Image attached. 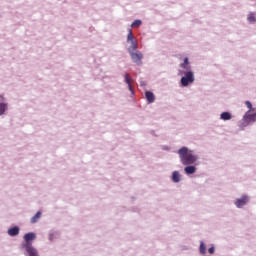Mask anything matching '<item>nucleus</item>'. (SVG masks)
Listing matches in <instances>:
<instances>
[{
    "instance_id": "nucleus-1",
    "label": "nucleus",
    "mask_w": 256,
    "mask_h": 256,
    "mask_svg": "<svg viewBox=\"0 0 256 256\" xmlns=\"http://www.w3.org/2000/svg\"><path fill=\"white\" fill-rule=\"evenodd\" d=\"M178 155L182 165H193L197 161V156L193 154V151L188 150L187 147H182L178 150Z\"/></svg>"
},
{
    "instance_id": "nucleus-2",
    "label": "nucleus",
    "mask_w": 256,
    "mask_h": 256,
    "mask_svg": "<svg viewBox=\"0 0 256 256\" xmlns=\"http://www.w3.org/2000/svg\"><path fill=\"white\" fill-rule=\"evenodd\" d=\"M35 233L30 232L24 235V239L26 241V251L28 253L29 256H39V254L37 253V250L35 248H33V246L31 245V243H29V241H33L35 240Z\"/></svg>"
},
{
    "instance_id": "nucleus-3",
    "label": "nucleus",
    "mask_w": 256,
    "mask_h": 256,
    "mask_svg": "<svg viewBox=\"0 0 256 256\" xmlns=\"http://www.w3.org/2000/svg\"><path fill=\"white\" fill-rule=\"evenodd\" d=\"M192 83H195V75L192 71L185 72L184 76L181 78L182 87H189Z\"/></svg>"
},
{
    "instance_id": "nucleus-4",
    "label": "nucleus",
    "mask_w": 256,
    "mask_h": 256,
    "mask_svg": "<svg viewBox=\"0 0 256 256\" xmlns=\"http://www.w3.org/2000/svg\"><path fill=\"white\" fill-rule=\"evenodd\" d=\"M127 43H130L128 53H131V51H136V49L139 47V44L137 41H135V37L133 36V30L131 29L128 30Z\"/></svg>"
},
{
    "instance_id": "nucleus-5",
    "label": "nucleus",
    "mask_w": 256,
    "mask_h": 256,
    "mask_svg": "<svg viewBox=\"0 0 256 256\" xmlns=\"http://www.w3.org/2000/svg\"><path fill=\"white\" fill-rule=\"evenodd\" d=\"M129 54H130L132 61L134 63H136V65H141V60L143 59V53H141V51L134 50V51L129 52Z\"/></svg>"
},
{
    "instance_id": "nucleus-6",
    "label": "nucleus",
    "mask_w": 256,
    "mask_h": 256,
    "mask_svg": "<svg viewBox=\"0 0 256 256\" xmlns=\"http://www.w3.org/2000/svg\"><path fill=\"white\" fill-rule=\"evenodd\" d=\"M245 121H256V109H252V111H248L244 116Z\"/></svg>"
},
{
    "instance_id": "nucleus-7",
    "label": "nucleus",
    "mask_w": 256,
    "mask_h": 256,
    "mask_svg": "<svg viewBox=\"0 0 256 256\" xmlns=\"http://www.w3.org/2000/svg\"><path fill=\"white\" fill-rule=\"evenodd\" d=\"M247 201H249V198L247 196H242L240 199H237L235 201V205H236V207L241 208V207L247 205Z\"/></svg>"
},
{
    "instance_id": "nucleus-8",
    "label": "nucleus",
    "mask_w": 256,
    "mask_h": 256,
    "mask_svg": "<svg viewBox=\"0 0 256 256\" xmlns=\"http://www.w3.org/2000/svg\"><path fill=\"white\" fill-rule=\"evenodd\" d=\"M145 97L148 103H155V94L151 91H146L145 92Z\"/></svg>"
},
{
    "instance_id": "nucleus-9",
    "label": "nucleus",
    "mask_w": 256,
    "mask_h": 256,
    "mask_svg": "<svg viewBox=\"0 0 256 256\" xmlns=\"http://www.w3.org/2000/svg\"><path fill=\"white\" fill-rule=\"evenodd\" d=\"M124 78H125V83L128 84V89L133 92V87H131V83H132L133 79H131V75H129L128 73H126V74L124 75Z\"/></svg>"
},
{
    "instance_id": "nucleus-10",
    "label": "nucleus",
    "mask_w": 256,
    "mask_h": 256,
    "mask_svg": "<svg viewBox=\"0 0 256 256\" xmlns=\"http://www.w3.org/2000/svg\"><path fill=\"white\" fill-rule=\"evenodd\" d=\"M184 171H185L186 175H193V173H195L197 171V168L195 166H186L184 168Z\"/></svg>"
},
{
    "instance_id": "nucleus-11",
    "label": "nucleus",
    "mask_w": 256,
    "mask_h": 256,
    "mask_svg": "<svg viewBox=\"0 0 256 256\" xmlns=\"http://www.w3.org/2000/svg\"><path fill=\"white\" fill-rule=\"evenodd\" d=\"M18 233H19V227L17 226L12 227L8 230V235H10V237H15Z\"/></svg>"
},
{
    "instance_id": "nucleus-12",
    "label": "nucleus",
    "mask_w": 256,
    "mask_h": 256,
    "mask_svg": "<svg viewBox=\"0 0 256 256\" xmlns=\"http://www.w3.org/2000/svg\"><path fill=\"white\" fill-rule=\"evenodd\" d=\"M172 181L174 183H179V181H181V174H179L178 171H174L172 174Z\"/></svg>"
},
{
    "instance_id": "nucleus-13",
    "label": "nucleus",
    "mask_w": 256,
    "mask_h": 256,
    "mask_svg": "<svg viewBox=\"0 0 256 256\" xmlns=\"http://www.w3.org/2000/svg\"><path fill=\"white\" fill-rule=\"evenodd\" d=\"M41 219V211H38L32 218L31 223H37Z\"/></svg>"
},
{
    "instance_id": "nucleus-14",
    "label": "nucleus",
    "mask_w": 256,
    "mask_h": 256,
    "mask_svg": "<svg viewBox=\"0 0 256 256\" xmlns=\"http://www.w3.org/2000/svg\"><path fill=\"white\" fill-rule=\"evenodd\" d=\"M220 118L223 119V121H229V119H231V113L223 112L221 114Z\"/></svg>"
},
{
    "instance_id": "nucleus-15",
    "label": "nucleus",
    "mask_w": 256,
    "mask_h": 256,
    "mask_svg": "<svg viewBox=\"0 0 256 256\" xmlns=\"http://www.w3.org/2000/svg\"><path fill=\"white\" fill-rule=\"evenodd\" d=\"M7 111V104L5 103H0V115H3Z\"/></svg>"
},
{
    "instance_id": "nucleus-16",
    "label": "nucleus",
    "mask_w": 256,
    "mask_h": 256,
    "mask_svg": "<svg viewBox=\"0 0 256 256\" xmlns=\"http://www.w3.org/2000/svg\"><path fill=\"white\" fill-rule=\"evenodd\" d=\"M206 252H207V248L205 247V243L201 242L200 243V253L202 255H205Z\"/></svg>"
},
{
    "instance_id": "nucleus-17",
    "label": "nucleus",
    "mask_w": 256,
    "mask_h": 256,
    "mask_svg": "<svg viewBox=\"0 0 256 256\" xmlns=\"http://www.w3.org/2000/svg\"><path fill=\"white\" fill-rule=\"evenodd\" d=\"M187 65H189V58H185L184 63L180 64V67H182V69H187Z\"/></svg>"
},
{
    "instance_id": "nucleus-18",
    "label": "nucleus",
    "mask_w": 256,
    "mask_h": 256,
    "mask_svg": "<svg viewBox=\"0 0 256 256\" xmlns=\"http://www.w3.org/2000/svg\"><path fill=\"white\" fill-rule=\"evenodd\" d=\"M248 21H249L250 23H255V15H253V13H250V14L248 15Z\"/></svg>"
},
{
    "instance_id": "nucleus-19",
    "label": "nucleus",
    "mask_w": 256,
    "mask_h": 256,
    "mask_svg": "<svg viewBox=\"0 0 256 256\" xmlns=\"http://www.w3.org/2000/svg\"><path fill=\"white\" fill-rule=\"evenodd\" d=\"M141 20H135L132 24L131 27H140L141 25Z\"/></svg>"
},
{
    "instance_id": "nucleus-20",
    "label": "nucleus",
    "mask_w": 256,
    "mask_h": 256,
    "mask_svg": "<svg viewBox=\"0 0 256 256\" xmlns=\"http://www.w3.org/2000/svg\"><path fill=\"white\" fill-rule=\"evenodd\" d=\"M245 105L249 109V111H253V109H255V108H253V104H251V102H249V101H246Z\"/></svg>"
},
{
    "instance_id": "nucleus-21",
    "label": "nucleus",
    "mask_w": 256,
    "mask_h": 256,
    "mask_svg": "<svg viewBox=\"0 0 256 256\" xmlns=\"http://www.w3.org/2000/svg\"><path fill=\"white\" fill-rule=\"evenodd\" d=\"M208 252L210 253V255H213V253H215V248L214 247L209 248Z\"/></svg>"
},
{
    "instance_id": "nucleus-22",
    "label": "nucleus",
    "mask_w": 256,
    "mask_h": 256,
    "mask_svg": "<svg viewBox=\"0 0 256 256\" xmlns=\"http://www.w3.org/2000/svg\"><path fill=\"white\" fill-rule=\"evenodd\" d=\"M0 101H3V97L2 96H0Z\"/></svg>"
}]
</instances>
